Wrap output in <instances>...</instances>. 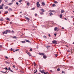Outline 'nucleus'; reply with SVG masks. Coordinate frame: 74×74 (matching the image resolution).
<instances>
[{"instance_id":"nucleus-1","label":"nucleus","mask_w":74,"mask_h":74,"mask_svg":"<svg viewBox=\"0 0 74 74\" xmlns=\"http://www.w3.org/2000/svg\"><path fill=\"white\" fill-rule=\"evenodd\" d=\"M10 32H11L10 30H6L5 31L3 32L2 33L3 34H7L8 33H10Z\"/></svg>"},{"instance_id":"nucleus-2","label":"nucleus","mask_w":74,"mask_h":74,"mask_svg":"<svg viewBox=\"0 0 74 74\" xmlns=\"http://www.w3.org/2000/svg\"><path fill=\"white\" fill-rule=\"evenodd\" d=\"M39 2H38L36 3V5L37 7H39L40 6V4H39Z\"/></svg>"},{"instance_id":"nucleus-3","label":"nucleus","mask_w":74,"mask_h":74,"mask_svg":"<svg viewBox=\"0 0 74 74\" xmlns=\"http://www.w3.org/2000/svg\"><path fill=\"white\" fill-rule=\"evenodd\" d=\"M53 44H57V41L53 40L52 41Z\"/></svg>"},{"instance_id":"nucleus-4","label":"nucleus","mask_w":74,"mask_h":74,"mask_svg":"<svg viewBox=\"0 0 74 74\" xmlns=\"http://www.w3.org/2000/svg\"><path fill=\"white\" fill-rule=\"evenodd\" d=\"M39 55H45V54H44V53H39Z\"/></svg>"},{"instance_id":"nucleus-5","label":"nucleus","mask_w":74,"mask_h":74,"mask_svg":"<svg viewBox=\"0 0 74 74\" xmlns=\"http://www.w3.org/2000/svg\"><path fill=\"white\" fill-rule=\"evenodd\" d=\"M39 71L40 72H41V73L43 74V73H44V70H43L42 71H41V70H39Z\"/></svg>"},{"instance_id":"nucleus-6","label":"nucleus","mask_w":74,"mask_h":74,"mask_svg":"<svg viewBox=\"0 0 74 74\" xmlns=\"http://www.w3.org/2000/svg\"><path fill=\"white\" fill-rule=\"evenodd\" d=\"M27 54H28V55H29V56H31L32 54H30V53L29 52H27Z\"/></svg>"},{"instance_id":"nucleus-7","label":"nucleus","mask_w":74,"mask_h":74,"mask_svg":"<svg viewBox=\"0 0 74 74\" xmlns=\"http://www.w3.org/2000/svg\"><path fill=\"white\" fill-rule=\"evenodd\" d=\"M3 7L1 6V5H0V10H3Z\"/></svg>"},{"instance_id":"nucleus-8","label":"nucleus","mask_w":74,"mask_h":74,"mask_svg":"<svg viewBox=\"0 0 74 74\" xmlns=\"http://www.w3.org/2000/svg\"><path fill=\"white\" fill-rule=\"evenodd\" d=\"M42 5H43V6H44L45 5V3L44 2H43L42 3Z\"/></svg>"},{"instance_id":"nucleus-9","label":"nucleus","mask_w":74,"mask_h":74,"mask_svg":"<svg viewBox=\"0 0 74 74\" xmlns=\"http://www.w3.org/2000/svg\"><path fill=\"white\" fill-rule=\"evenodd\" d=\"M8 10L9 11H12V9L11 8H9Z\"/></svg>"},{"instance_id":"nucleus-10","label":"nucleus","mask_w":74,"mask_h":74,"mask_svg":"<svg viewBox=\"0 0 74 74\" xmlns=\"http://www.w3.org/2000/svg\"><path fill=\"white\" fill-rule=\"evenodd\" d=\"M49 12H54L55 11H54V10H49Z\"/></svg>"},{"instance_id":"nucleus-11","label":"nucleus","mask_w":74,"mask_h":74,"mask_svg":"<svg viewBox=\"0 0 74 74\" xmlns=\"http://www.w3.org/2000/svg\"><path fill=\"white\" fill-rule=\"evenodd\" d=\"M58 29V27H55L54 28V31H56L57 30V29Z\"/></svg>"},{"instance_id":"nucleus-12","label":"nucleus","mask_w":74,"mask_h":74,"mask_svg":"<svg viewBox=\"0 0 74 74\" xmlns=\"http://www.w3.org/2000/svg\"><path fill=\"white\" fill-rule=\"evenodd\" d=\"M41 11H42V12H45V10H44L43 9H42L40 10Z\"/></svg>"},{"instance_id":"nucleus-13","label":"nucleus","mask_w":74,"mask_h":74,"mask_svg":"<svg viewBox=\"0 0 74 74\" xmlns=\"http://www.w3.org/2000/svg\"><path fill=\"white\" fill-rule=\"evenodd\" d=\"M43 58L44 59H46L47 58V56L43 55Z\"/></svg>"},{"instance_id":"nucleus-14","label":"nucleus","mask_w":74,"mask_h":74,"mask_svg":"<svg viewBox=\"0 0 74 74\" xmlns=\"http://www.w3.org/2000/svg\"><path fill=\"white\" fill-rule=\"evenodd\" d=\"M50 16H51V15H53V13L51 12H50L49 13Z\"/></svg>"},{"instance_id":"nucleus-15","label":"nucleus","mask_w":74,"mask_h":74,"mask_svg":"<svg viewBox=\"0 0 74 74\" xmlns=\"http://www.w3.org/2000/svg\"><path fill=\"white\" fill-rule=\"evenodd\" d=\"M63 12H64V11L63 10H61V14H62V13H63Z\"/></svg>"},{"instance_id":"nucleus-16","label":"nucleus","mask_w":74,"mask_h":74,"mask_svg":"<svg viewBox=\"0 0 74 74\" xmlns=\"http://www.w3.org/2000/svg\"><path fill=\"white\" fill-rule=\"evenodd\" d=\"M34 66H37V65H36V64L35 63V62H34Z\"/></svg>"},{"instance_id":"nucleus-17","label":"nucleus","mask_w":74,"mask_h":74,"mask_svg":"<svg viewBox=\"0 0 74 74\" xmlns=\"http://www.w3.org/2000/svg\"><path fill=\"white\" fill-rule=\"evenodd\" d=\"M58 68H61L62 67V66L60 65H58Z\"/></svg>"},{"instance_id":"nucleus-18","label":"nucleus","mask_w":74,"mask_h":74,"mask_svg":"<svg viewBox=\"0 0 74 74\" xmlns=\"http://www.w3.org/2000/svg\"><path fill=\"white\" fill-rule=\"evenodd\" d=\"M8 11H7L5 12V14H8Z\"/></svg>"},{"instance_id":"nucleus-19","label":"nucleus","mask_w":74,"mask_h":74,"mask_svg":"<svg viewBox=\"0 0 74 74\" xmlns=\"http://www.w3.org/2000/svg\"><path fill=\"white\" fill-rule=\"evenodd\" d=\"M54 3L55 4H57V3H58V2L56 1H54Z\"/></svg>"},{"instance_id":"nucleus-20","label":"nucleus","mask_w":74,"mask_h":74,"mask_svg":"<svg viewBox=\"0 0 74 74\" xmlns=\"http://www.w3.org/2000/svg\"><path fill=\"white\" fill-rule=\"evenodd\" d=\"M27 5H28V6H29V5H30V3H29V2H28L27 3Z\"/></svg>"},{"instance_id":"nucleus-21","label":"nucleus","mask_w":74,"mask_h":74,"mask_svg":"<svg viewBox=\"0 0 74 74\" xmlns=\"http://www.w3.org/2000/svg\"><path fill=\"white\" fill-rule=\"evenodd\" d=\"M52 7H56V5L55 4H53L52 5Z\"/></svg>"},{"instance_id":"nucleus-22","label":"nucleus","mask_w":74,"mask_h":74,"mask_svg":"<svg viewBox=\"0 0 74 74\" xmlns=\"http://www.w3.org/2000/svg\"><path fill=\"white\" fill-rule=\"evenodd\" d=\"M60 18H62V14H60Z\"/></svg>"},{"instance_id":"nucleus-23","label":"nucleus","mask_w":74,"mask_h":74,"mask_svg":"<svg viewBox=\"0 0 74 74\" xmlns=\"http://www.w3.org/2000/svg\"><path fill=\"white\" fill-rule=\"evenodd\" d=\"M25 18H26L27 19V20H28V21H29V18H27V17H25Z\"/></svg>"},{"instance_id":"nucleus-24","label":"nucleus","mask_w":74,"mask_h":74,"mask_svg":"<svg viewBox=\"0 0 74 74\" xmlns=\"http://www.w3.org/2000/svg\"><path fill=\"white\" fill-rule=\"evenodd\" d=\"M25 40L26 42H30V41L28 40Z\"/></svg>"},{"instance_id":"nucleus-25","label":"nucleus","mask_w":74,"mask_h":74,"mask_svg":"<svg viewBox=\"0 0 74 74\" xmlns=\"http://www.w3.org/2000/svg\"><path fill=\"white\" fill-rule=\"evenodd\" d=\"M5 9H8V6L5 7Z\"/></svg>"},{"instance_id":"nucleus-26","label":"nucleus","mask_w":74,"mask_h":74,"mask_svg":"<svg viewBox=\"0 0 74 74\" xmlns=\"http://www.w3.org/2000/svg\"><path fill=\"white\" fill-rule=\"evenodd\" d=\"M12 3H10L9 4H8V5H12Z\"/></svg>"},{"instance_id":"nucleus-27","label":"nucleus","mask_w":74,"mask_h":74,"mask_svg":"<svg viewBox=\"0 0 74 74\" xmlns=\"http://www.w3.org/2000/svg\"><path fill=\"white\" fill-rule=\"evenodd\" d=\"M46 48L47 49H49V48H50V46H48L47 47H46Z\"/></svg>"},{"instance_id":"nucleus-28","label":"nucleus","mask_w":74,"mask_h":74,"mask_svg":"<svg viewBox=\"0 0 74 74\" xmlns=\"http://www.w3.org/2000/svg\"><path fill=\"white\" fill-rule=\"evenodd\" d=\"M43 38H47V36H43Z\"/></svg>"},{"instance_id":"nucleus-29","label":"nucleus","mask_w":74,"mask_h":74,"mask_svg":"<svg viewBox=\"0 0 74 74\" xmlns=\"http://www.w3.org/2000/svg\"><path fill=\"white\" fill-rule=\"evenodd\" d=\"M1 73H6V72H3V71H1Z\"/></svg>"},{"instance_id":"nucleus-30","label":"nucleus","mask_w":74,"mask_h":74,"mask_svg":"<svg viewBox=\"0 0 74 74\" xmlns=\"http://www.w3.org/2000/svg\"><path fill=\"white\" fill-rule=\"evenodd\" d=\"M22 43H25L26 42L25 41H23L22 42Z\"/></svg>"},{"instance_id":"nucleus-31","label":"nucleus","mask_w":74,"mask_h":74,"mask_svg":"<svg viewBox=\"0 0 74 74\" xmlns=\"http://www.w3.org/2000/svg\"><path fill=\"white\" fill-rule=\"evenodd\" d=\"M57 71H60V69L59 68H58L57 69Z\"/></svg>"},{"instance_id":"nucleus-32","label":"nucleus","mask_w":74,"mask_h":74,"mask_svg":"<svg viewBox=\"0 0 74 74\" xmlns=\"http://www.w3.org/2000/svg\"><path fill=\"white\" fill-rule=\"evenodd\" d=\"M43 12H40V15H42V14H43Z\"/></svg>"},{"instance_id":"nucleus-33","label":"nucleus","mask_w":74,"mask_h":74,"mask_svg":"<svg viewBox=\"0 0 74 74\" xmlns=\"http://www.w3.org/2000/svg\"><path fill=\"white\" fill-rule=\"evenodd\" d=\"M35 8H33L31 9V10H35Z\"/></svg>"},{"instance_id":"nucleus-34","label":"nucleus","mask_w":74,"mask_h":74,"mask_svg":"<svg viewBox=\"0 0 74 74\" xmlns=\"http://www.w3.org/2000/svg\"><path fill=\"white\" fill-rule=\"evenodd\" d=\"M16 4L17 5H19V3L18 2H16Z\"/></svg>"},{"instance_id":"nucleus-35","label":"nucleus","mask_w":74,"mask_h":74,"mask_svg":"<svg viewBox=\"0 0 74 74\" xmlns=\"http://www.w3.org/2000/svg\"><path fill=\"white\" fill-rule=\"evenodd\" d=\"M37 70H36V71H35L34 72V74H36V73H37Z\"/></svg>"},{"instance_id":"nucleus-36","label":"nucleus","mask_w":74,"mask_h":74,"mask_svg":"<svg viewBox=\"0 0 74 74\" xmlns=\"http://www.w3.org/2000/svg\"><path fill=\"white\" fill-rule=\"evenodd\" d=\"M13 38H16V36H14L13 37Z\"/></svg>"},{"instance_id":"nucleus-37","label":"nucleus","mask_w":74,"mask_h":74,"mask_svg":"<svg viewBox=\"0 0 74 74\" xmlns=\"http://www.w3.org/2000/svg\"><path fill=\"white\" fill-rule=\"evenodd\" d=\"M44 74H49V73H48V72H44Z\"/></svg>"},{"instance_id":"nucleus-38","label":"nucleus","mask_w":74,"mask_h":74,"mask_svg":"<svg viewBox=\"0 0 74 74\" xmlns=\"http://www.w3.org/2000/svg\"><path fill=\"white\" fill-rule=\"evenodd\" d=\"M5 58L6 59H8V57L7 56H5Z\"/></svg>"},{"instance_id":"nucleus-39","label":"nucleus","mask_w":74,"mask_h":74,"mask_svg":"<svg viewBox=\"0 0 74 74\" xmlns=\"http://www.w3.org/2000/svg\"><path fill=\"white\" fill-rule=\"evenodd\" d=\"M23 0H20L18 1L19 2V3H21V1H22Z\"/></svg>"},{"instance_id":"nucleus-40","label":"nucleus","mask_w":74,"mask_h":74,"mask_svg":"<svg viewBox=\"0 0 74 74\" xmlns=\"http://www.w3.org/2000/svg\"><path fill=\"white\" fill-rule=\"evenodd\" d=\"M48 36H49V37H51V35H50V34H49L48 35Z\"/></svg>"},{"instance_id":"nucleus-41","label":"nucleus","mask_w":74,"mask_h":74,"mask_svg":"<svg viewBox=\"0 0 74 74\" xmlns=\"http://www.w3.org/2000/svg\"><path fill=\"white\" fill-rule=\"evenodd\" d=\"M2 47H3V45H0V48H2Z\"/></svg>"},{"instance_id":"nucleus-42","label":"nucleus","mask_w":74,"mask_h":74,"mask_svg":"<svg viewBox=\"0 0 74 74\" xmlns=\"http://www.w3.org/2000/svg\"><path fill=\"white\" fill-rule=\"evenodd\" d=\"M62 73H64H64H64V71H62Z\"/></svg>"},{"instance_id":"nucleus-43","label":"nucleus","mask_w":74,"mask_h":74,"mask_svg":"<svg viewBox=\"0 0 74 74\" xmlns=\"http://www.w3.org/2000/svg\"><path fill=\"white\" fill-rule=\"evenodd\" d=\"M55 55L56 57H57V56H58V55L57 54H55Z\"/></svg>"},{"instance_id":"nucleus-44","label":"nucleus","mask_w":74,"mask_h":74,"mask_svg":"<svg viewBox=\"0 0 74 74\" xmlns=\"http://www.w3.org/2000/svg\"><path fill=\"white\" fill-rule=\"evenodd\" d=\"M1 21H3V19H0Z\"/></svg>"},{"instance_id":"nucleus-45","label":"nucleus","mask_w":74,"mask_h":74,"mask_svg":"<svg viewBox=\"0 0 74 74\" xmlns=\"http://www.w3.org/2000/svg\"><path fill=\"white\" fill-rule=\"evenodd\" d=\"M6 19L8 21H10V19L9 18H7Z\"/></svg>"},{"instance_id":"nucleus-46","label":"nucleus","mask_w":74,"mask_h":74,"mask_svg":"<svg viewBox=\"0 0 74 74\" xmlns=\"http://www.w3.org/2000/svg\"><path fill=\"white\" fill-rule=\"evenodd\" d=\"M13 67L14 68H15V65H13Z\"/></svg>"},{"instance_id":"nucleus-47","label":"nucleus","mask_w":74,"mask_h":74,"mask_svg":"<svg viewBox=\"0 0 74 74\" xmlns=\"http://www.w3.org/2000/svg\"><path fill=\"white\" fill-rule=\"evenodd\" d=\"M5 69H6L7 70H8V69H7V67H6L5 68Z\"/></svg>"},{"instance_id":"nucleus-48","label":"nucleus","mask_w":74,"mask_h":74,"mask_svg":"<svg viewBox=\"0 0 74 74\" xmlns=\"http://www.w3.org/2000/svg\"><path fill=\"white\" fill-rule=\"evenodd\" d=\"M11 69V68L9 67L8 69V70H10Z\"/></svg>"},{"instance_id":"nucleus-49","label":"nucleus","mask_w":74,"mask_h":74,"mask_svg":"<svg viewBox=\"0 0 74 74\" xmlns=\"http://www.w3.org/2000/svg\"><path fill=\"white\" fill-rule=\"evenodd\" d=\"M10 71H11V72H12V73H14V71H13L12 70H10Z\"/></svg>"},{"instance_id":"nucleus-50","label":"nucleus","mask_w":74,"mask_h":74,"mask_svg":"<svg viewBox=\"0 0 74 74\" xmlns=\"http://www.w3.org/2000/svg\"><path fill=\"white\" fill-rule=\"evenodd\" d=\"M12 33H14V31H13V30H12Z\"/></svg>"},{"instance_id":"nucleus-51","label":"nucleus","mask_w":74,"mask_h":74,"mask_svg":"<svg viewBox=\"0 0 74 74\" xmlns=\"http://www.w3.org/2000/svg\"><path fill=\"white\" fill-rule=\"evenodd\" d=\"M15 0H12V2L15 1Z\"/></svg>"},{"instance_id":"nucleus-52","label":"nucleus","mask_w":74,"mask_h":74,"mask_svg":"<svg viewBox=\"0 0 74 74\" xmlns=\"http://www.w3.org/2000/svg\"><path fill=\"white\" fill-rule=\"evenodd\" d=\"M19 51V49L16 50L15 51Z\"/></svg>"},{"instance_id":"nucleus-53","label":"nucleus","mask_w":74,"mask_h":74,"mask_svg":"<svg viewBox=\"0 0 74 74\" xmlns=\"http://www.w3.org/2000/svg\"><path fill=\"white\" fill-rule=\"evenodd\" d=\"M5 62L6 63H8V62L7 61Z\"/></svg>"},{"instance_id":"nucleus-54","label":"nucleus","mask_w":74,"mask_h":74,"mask_svg":"<svg viewBox=\"0 0 74 74\" xmlns=\"http://www.w3.org/2000/svg\"><path fill=\"white\" fill-rule=\"evenodd\" d=\"M1 6H2L3 7V6H4V4H2V5H1Z\"/></svg>"},{"instance_id":"nucleus-55","label":"nucleus","mask_w":74,"mask_h":74,"mask_svg":"<svg viewBox=\"0 0 74 74\" xmlns=\"http://www.w3.org/2000/svg\"><path fill=\"white\" fill-rule=\"evenodd\" d=\"M37 14H35V16H37Z\"/></svg>"},{"instance_id":"nucleus-56","label":"nucleus","mask_w":74,"mask_h":74,"mask_svg":"<svg viewBox=\"0 0 74 74\" xmlns=\"http://www.w3.org/2000/svg\"><path fill=\"white\" fill-rule=\"evenodd\" d=\"M30 51H32V49H30Z\"/></svg>"},{"instance_id":"nucleus-57","label":"nucleus","mask_w":74,"mask_h":74,"mask_svg":"<svg viewBox=\"0 0 74 74\" xmlns=\"http://www.w3.org/2000/svg\"><path fill=\"white\" fill-rule=\"evenodd\" d=\"M71 18H74V16H71Z\"/></svg>"},{"instance_id":"nucleus-58","label":"nucleus","mask_w":74,"mask_h":74,"mask_svg":"<svg viewBox=\"0 0 74 74\" xmlns=\"http://www.w3.org/2000/svg\"><path fill=\"white\" fill-rule=\"evenodd\" d=\"M64 19H65V20H66V21H67V19H66V18H65Z\"/></svg>"},{"instance_id":"nucleus-59","label":"nucleus","mask_w":74,"mask_h":74,"mask_svg":"<svg viewBox=\"0 0 74 74\" xmlns=\"http://www.w3.org/2000/svg\"><path fill=\"white\" fill-rule=\"evenodd\" d=\"M12 22H10V24H12Z\"/></svg>"},{"instance_id":"nucleus-60","label":"nucleus","mask_w":74,"mask_h":74,"mask_svg":"<svg viewBox=\"0 0 74 74\" xmlns=\"http://www.w3.org/2000/svg\"><path fill=\"white\" fill-rule=\"evenodd\" d=\"M20 14H22V12H20Z\"/></svg>"},{"instance_id":"nucleus-61","label":"nucleus","mask_w":74,"mask_h":74,"mask_svg":"<svg viewBox=\"0 0 74 74\" xmlns=\"http://www.w3.org/2000/svg\"><path fill=\"white\" fill-rule=\"evenodd\" d=\"M54 36H56V34H54Z\"/></svg>"},{"instance_id":"nucleus-62","label":"nucleus","mask_w":74,"mask_h":74,"mask_svg":"<svg viewBox=\"0 0 74 74\" xmlns=\"http://www.w3.org/2000/svg\"><path fill=\"white\" fill-rule=\"evenodd\" d=\"M1 3V0H0V3Z\"/></svg>"},{"instance_id":"nucleus-63","label":"nucleus","mask_w":74,"mask_h":74,"mask_svg":"<svg viewBox=\"0 0 74 74\" xmlns=\"http://www.w3.org/2000/svg\"><path fill=\"white\" fill-rule=\"evenodd\" d=\"M12 50H13L12 48H11V51H12Z\"/></svg>"},{"instance_id":"nucleus-64","label":"nucleus","mask_w":74,"mask_h":74,"mask_svg":"<svg viewBox=\"0 0 74 74\" xmlns=\"http://www.w3.org/2000/svg\"><path fill=\"white\" fill-rule=\"evenodd\" d=\"M50 71L51 72H52V71L51 70H50Z\"/></svg>"}]
</instances>
